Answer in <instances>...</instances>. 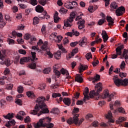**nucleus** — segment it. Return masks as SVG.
<instances>
[{"mask_svg": "<svg viewBox=\"0 0 128 128\" xmlns=\"http://www.w3.org/2000/svg\"><path fill=\"white\" fill-rule=\"evenodd\" d=\"M124 45H121L116 48V50L117 54H114L112 56V58H118V56H122V50H124Z\"/></svg>", "mask_w": 128, "mask_h": 128, "instance_id": "nucleus-7", "label": "nucleus"}, {"mask_svg": "<svg viewBox=\"0 0 128 128\" xmlns=\"http://www.w3.org/2000/svg\"><path fill=\"white\" fill-rule=\"evenodd\" d=\"M18 6H20V8H26V5L24 4H18Z\"/></svg>", "mask_w": 128, "mask_h": 128, "instance_id": "nucleus-64", "label": "nucleus"}, {"mask_svg": "<svg viewBox=\"0 0 128 128\" xmlns=\"http://www.w3.org/2000/svg\"><path fill=\"white\" fill-rule=\"evenodd\" d=\"M26 96L28 98H36V95L34 94V92L32 91H28L26 92Z\"/></svg>", "mask_w": 128, "mask_h": 128, "instance_id": "nucleus-28", "label": "nucleus"}, {"mask_svg": "<svg viewBox=\"0 0 128 128\" xmlns=\"http://www.w3.org/2000/svg\"><path fill=\"white\" fill-rule=\"evenodd\" d=\"M19 54H26V51L24 50L20 49L18 50Z\"/></svg>", "mask_w": 128, "mask_h": 128, "instance_id": "nucleus-56", "label": "nucleus"}, {"mask_svg": "<svg viewBox=\"0 0 128 128\" xmlns=\"http://www.w3.org/2000/svg\"><path fill=\"white\" fill-rule=\"evenodd\" d=\"M46 25L44 24L42 25V28H41V32L43 34H46Z\"/></svg>", "mask_w": 128, "mask_h": 128, "instance_id": "nucleus-48", "label": "nucleus"}, {"mask_svg": "<svg viewBox=\"0 0 128 128\" xmlns=\"http://www.w3.org/2000/svg\"><path fill=\"white\" fill-rule=\"evenodd\" d=\"M8 44H14V40L10 38L8 40Z\"/></svg>", "mask_w": 128, "mask_h": 128, "instance_id": "nucleus-60", "label": "nucleus"}, {"mask_svg": "<svg viewBox=\"0 0 128 128\" xmlns=\"http://www.w3.org/2000/svg\"><path fill=\"white\" fill-rule=\"evenodd\" d=\"M100 80V76L99 74H96V78H94V80L92 81V82L93 84H94V82H98Z\"/></svg>", "mask_w": 128, "mask_h": 128, "instance_id": "nucleus-35", "label": "nucleus"}, {"mask_svg": "<svg viewBox=\"0 0 128 128\" xmlns=\"http://www.w3.org/2000/svg\"><path fill=\"white\" fill-rule=\"evenodd\" d=\"M50 112L54 114H58L60 112V110H58V108H54L50 111Z\"/></svg>", "mask_w": 128, "mask_h": 128, "instance_id": "nucleus-38", "label": "nucleus"}, {"mask_svg": "<svg viewBox=\"0 0 128 128\" xmlns=\"http://www.w3.org/2000/svg\"><path fill=\"white\" fill-rule=\"evenodd\" d=\"M106 118L108 120L107 124H109V126H110V124H114V120L112 118V113L108 112V114L106 116Z\"/></svg>", "mask_w": 128, "mask_h": 128, "instance_id": "nucleus-10", "label": "nucleus"}, {"mask_svg": "<svg viewBox=\"0 0 128 128\" xmlns=\"http://www.w3.org/2000/svg\"><path fill=\"white\" fill-rule=\"evenodd\" d=\"M118 110L120 114H126V110H124V108L122 107H118L117 110H114V112H116Z\"/></svg>", "mask_w": 128, "mask_h": 128, "instance_id": "nucleus-18", "label": "nucleus"}, {"mask_svg": "<svg viewBox=\"0 0 128 128\" xmlns=\"http://www.w3.org/2000/svg\"><path fill=\"white\" fill-rule=\"evenodd\" d=\"M30 68L32 70H34L36 68V64L34 62H32V64L28 65Z\"/></svg>", "mask_w": 128, "mask_h": 128, "instance_id": "nucleus-40", "label": "nucleus"}, {"mask_svg": "<svg viewBox=\"0 0 128 128\" xmlns=\"http://www.w3.org/2000/svg\"><path fill=\"white\" fill-rule=\"evenodd\" d=\"M113 80L116 86H126L128 85V79L124 78V80L122 79H120L118 78V76H114L113 78Z\"/></svg>", "mask_w": 128, "mask_h": 128, "instance_id": "nucleus-4", "label": "nucleus"}, {"mask_svg": "<svg viewBox=\"0 0 128 128\" xmlns=\"http://www.w3.org/2000/svg\"><path fill=\"white\" fill-rule=\"evenodd\" d=\"M92 53L90 52V53H88L86 55V60H90V59L92 58Z\"/></svg>", "mask_w": 128, "mask_h": 128, "instance_id": "nucleus-53", "label": "nucleus"}, {"mask_svg": "<svg viewBox=\"0 0 128 128\" xmlns=\"http://www.w3.org/2000/svg\"><path fill=\"white\" fill-rule=\"evenodd\" d=\"M40 22V18L37 16H35L33 18V24L34 25L38 24Z\"/></svg>", "mask_w": 128, "mask_h": 128, "instance_id": "nucleus-31", "label": "nucleus"}, {"mask_svg": "<svg viewBox=\"0 0 128 128\" xmlns=\"http://www.w3.org/2000/svg\"><path fill=\"white\" fill-rule=\"evenodd\" d=\"M50 70H52L50 68H46L43 70V72L46 74H50Z\"/></svg>", "mask_w": 128, "mask_h": 128, "instance_id": "nucleus-43", "label": "nucleus"}, {"mask_svg": "<svg viewBox=\"0 0 128 128\" xmlns=\"http://www.w3.org/2000/svg\"><path fill=\"white\" fill-rule=\"evenodd\" d=\"M30 2L32 6H36L38 4V1L36 0H30Z\"/></svg>", "mask_w": 128, "mask_h": 128, "instance_id": "nucleus-49", "label": "nucleus"}, {"mask_svg": "<svg viewBox=\"0 0 128 128\" xmlns=\"http://www.w3.org/2000/svg\"><path fill=\"white\" fill-rule=\"evenodd\" d=\"M102 98H108V102H111L112 98H114V95L111 94L110 95V92H108V90H104V94L102 96Z\"/></svg>", "mask_w": 128, "mask_h": 128, "instance_id": "nucleus-8", "label": "nucleus"}, {"mask_svg": "<svg viewBox=\"0 0 128 128\" xmlns=\"http://www.w3.org/2000/svg\"><path fill=\"white\" fill-rule=\"evenodd\" d=\"M62 56V54L60 53V51L58 50L54 54V58H56V60H60V57Z\"/></svg>", "mask_w": 128, "mask_h": 128, "instance_id": "nucleus-26", "label": "nucleus"}, {"mask_svg": "<svg viewBox=\"0 0 128 128\" xmlns=\"http://www.w3.org/2000/svg\"><path fill=\"white\" fill-rule=\"evenodd\" d=\"M78 44V42H72L70 44V46L74 47L76 46V44Z\"/></svg>", "mask_w": 128, "mask_h": 128, "instance_id": "nucleus-63", "label": "nucleus"}, {"mask_svg": "<svg viewBox=\"0 0 128 128\" xmlns=\"http://www.w3.org/2000/svg\"><path fill=\"white\" fill-rule=\"evenodd\" d=\"M104 22H106L104 19H100L98 21V24L99 26H102L103 24H104Z\"/></svg>", "mask_w": 128, "mask_h": 128, "instance_id": "nucleus-50", "label": "nucleus"}, {"mask_svg": "<svg viewBox=\"0 0 128 128\" xmlns=\"http://www.w3.org/2000/svg\"><path fill=\"white\" fill-rule=\"evenodd\" d=\"M86 21L84 20H80L78 22L77 24H78V28L79 30H82V28H84V24Z\"/></svg>", "mask_w": 128, "mask_h": 128, "instance_id": "nucleus-11", "label": "nucleus"}, {"mask_svg": "<svg viewBox=\"0 0 128 128\" xmlns=\"http://www.w3.org/2000/svg\"><path fill=\"white\" fill-rule=\"evenodd\" d=\"M115 12L117 16H122V14H124V12H126V9L124 6H120L117 8Z\"/></svg>", "mask_w": 128, "mask_h": 128, "instance_id": "nucleus-9", "label": "nucleus"}, {"mask_svg": "<svg viewBox=\"0 0 128 128\" xmlns=\"http://www.w3.org/2000/svg\"><path fill=\"white\" fill-rule=\"evenodd\" d=\"M12 38H16V36H18V38H22V33H16V31L12 32Z\"/></svg>", "mask_w": 128, "mask_h": 128, "instance_id": "nucleus-22", "label": "nucleus"}, {"mask_svg": "<svg viewBox=\"0 0 128 128\" xmlns=\"http://www.w3.org/2000/svg\"><path fill=\"white\" fill-rule=\"evenodd\" d=\"M78 48H75L72 50V54H69L68 56H67V60H70V58H72V56H74V54H78Z\"/></svg>", "mask_w": 128, "mask_h": 128, "instance_id": "nucleus-13", "label": "nucleus"}, {"mask_svg": "<svg viewBox=\"0 0 128 128\" xmlns=\"http://www.w3.org/2000/svg\"><path fill=\"white\" fill-rule=\"evenodd\" d=\"M102 38L104 40V42H106V41L108 40V34L102 36Z\"/></svg>", "mask_w": 128, "mask_h": 128, "instance_id": "nucleus-55", "label": "nucleus"}, {"mask_svg": "<svg viewBox=\"0 0 128 128\" xmlns=\"http://www.w3.org/2000/svg\"><path fill=\"white\" fill-rule=\"evenodd\" d=\"M59 12L60 14H66L68 12V10L64 9L63 7H61L60 9L59 10Z\"/></svg>", "mask_w": 128, "mask_h": 128, "instance_id": "nucleus-42", "label": "nucleus"}, {"mask_svg": "<svg viewBox=\"0 0 128 128\" xmlns=\"http://www.w3.org/2000/svg\"><path fill=\"white\" fill-rule=\"evenodd\" d=\"M16 124V121H14V120H13L11 121H8L6 124H5V126L6 128H10L12 126H15Z\"/></svg>", "mask_w": 128, "mask_h": 128, "instance_id": "nucleus-17", "label": "nucleus"}, {"mask_svg": "<svg viewBox=\"0 0 128 128\" xmlns=\"http://www.w3.org/2000/svg\"><path fill=\"white\" fill-rule=\"evenodd\" d=\"M18 92H19V94H22L24 92V87L22 86H20L18 88Z\"/></svg>", "mask_w": 128, "mask_h": 128, "instance_id": "nucleus-47", "label": "nucleus"}, {"mask_svg": "<svg viewBox=\"0 0 128 128\" xmlns=\"http://www.w3.org/2000/svg\"><path fill=\"white\" fill-rule=\"evenodd\" d=\"M72 32L73 36H80V32L74 29L72 30Z\"/></svg>", "mask_w": 128, "mask_h": 128, "instance_id": "nucleus-44", "label": "nucleus"}, {"mask_svg": "<svg viewBox=\"0 0 128 128\" xmlns=\"http://www.w3.org/2000/svg\"><path fill=\"white\" fill-rule=\"evenodd\" d=\"M80 43L79 44V46H82L84 44H86V38L85 37L82 38L80 40Z\"/></svg>", "mask_w": 128, "mask_h": 128, "instance_id": "nucleus-30", "label": "nucleus"}, {"mask_svg": "<svg viewBox=\"0 0 128 128\" xmlns=\"http://www.w3.org/2000/svg\"><path fill=\"white\" fill-rule=\"evenodd\" d=\"M75 80L76 82L81 84L84 81V79H82V76H80V75L77 74L76 76Z\"/></svg>", "mask_w": 128, "mask_h": 128, "instance_id": "nucleus-20", "label": "nucleus"}, {"mask_svg": "<svg viewBox=\"0 0 128 128\" xmlns=\"http://www.w3.org/2000/svg\"><path fill=\"white\" fill-rule=\"evenodd\" d=\"M50 49L46 50V52H47V54L48 56H50V58H52V56H54V55L52 54V52H50Z\"/></svg>", "mask_w": 128, "mask_h": 128, "instance_id": "nucleus-52", "label": "nucleus"}, {"mask_svg": "<svg viewBox=\"0 0 128 128\" xmlns=\"http://www.w3.org/2000/svg\"><path fill=\"white\" fill-rule=\"evenodd\" d=\"M6 50H2V53L0 52V60H6Z\"/></svg>", "mask_w": 128, "mask_h": 128, "instance_id": "nucleus-25", "label": "nucleus"}, {"mask_svg": "<svg viewBox=\"0 0 128 128\" xmlns=\"http://www.w3.org/2000/svg\"><path fill=\"white\" fill-rule=\"evenodd\" d=\"M54 18V22L58 24V20H60V18H58V12H55Z\"/></svg>", "mask_w": 128, "mask_h": 128, "instance_id": "nucleus-24", "label": "nucleus"}, {"mask_svg": "<svg viewBox=\"0 0 128 128\" xmlns=\"http://www.w3.org/2000/svg\"><path fill=\"white\" fill-rule=\"evenodd\" d=\"M118 8V4L116 2H112L110 4V12H116V10Z\"/></svg>", "mask_w": 128, "mask_h": 128, "instance_id": "nucleus-12", "label": "nucleus"}, {"mask_svg": "<svg viewBox=\"0 0 128 128\" xmlns=\"http://www.w3.org/2000/svg\"><path fill=\"white\" fill-rule=\"evenodd\" d=\"M120 68L122 70H124L126 68V63L124 62V61H122V64H120Z\"/></svg>", "mask_w": 128, "mask_h": 128, "instance_id": "nucleus-41", "label": "nucleus"}, {"mask_svg": "<svg viewBox=\"0 0 128 128\" xmlns=\"http://www.w3.org/2000/svg\"><path fill=\"white\" fill-rule=\"evenodd\" d=\"M76 16V12H72L70 14V16L67 19L66 21H64V26L66 28L72 26V22H74V18Z\"/></svg>", "mask_w": 128, "mask_h": 128, "instance_id": "nucleus-6", "label": "nucleus"}, {"mask_svg": "<svg viewBox=\"0 0 128 128\" xmlns=\"http://www.w3.org/2000/svg\"><path fill=\"white\" fill-rule=\"evenodd\" d=\"M16 104H18V106H22V102L20 99H17L15 102Z\"/></svg>", "mask_w": 128, "mask_h": 128, "instance_id": "nucleus-54", "label": "nucleus"}, {"mask_svg": "<svg viewBox=\"0 0 128 128\" xmlns=\"http://www.w3.org/2000/svg\"><path fill=\"white\" fill-rule=\"evenodd\" d=\"M119 76H120V78H126V73H124V72H120L119 74Z\"/></svg>", "mask_w": 128, "mask_h": 128, "instance_id": "nucleus-58", "label": "nucleus"}, {"mask_svg": "<svg viewBox=\"0 0 128 128\" xmlns=\"http://www.w3.org/2000/svg\"><path fill=\"white\" fill-rule=\"evenodd\" d=\"M102 83L99 82L95 86V90L91 91L88 96V87L85 88V90L84 92V102H86V100H90V98H94V96H100V92H102Z\"/></svg>", "mask_w": 128, "mask_h": 128, "instance_id": "nucleus-2", "label": "nucleus"}, {"mask_svg": "<svg viewBox=\"0 0 128 128\" xmlns=\"http://www.w3.org/2000/svg\"><path fill=\"white\" fill-rule=\"evenodd\" d=\"M14 114H10V113H8L7 115H3L4 118H6V120H12V118H14Z\"/></svg>", "mask_w": 128, "mask_h": 128, "instance_id": "nucleus-21", "label": "nucleus"}, {"mask_svg": "<svg viewBox=\"0 0 128 128\" xmlns=\"http://www.w3.org/2000/svg\"><path fill=\"white\" fill-rule=\"evenodd\" d=\"M22 116H26V112L24 111L20 112L16 116V118L18 120H24V117Z\"/></svg>", "mask_w": 128, "mask_h": 128, "instance_id": "nucleus-15", "label": "nucleus"}, {"mask_svg": "<svg viewBox=\"0 0 128 128\" xmlns=\"http://www.w3.org/2000/svg\"><path fill=\"white\" fill-rule=\"evenodd\" d=\"M58 46V47L59 50H60L62 52H65V54H66V52H66V49L64 48H62V44H57Z\"/></svg>", "mask_w": 128, "mask_h": 128, "instance_id": "nucleus-36", "label": "nucleus"}, {"mask_svg": "<svg viewBox=\"0 0 128 128\" xmlns=\"http://www.w3.org/2000/svg\"><path fill=\"white\" fill-rule=\"evenodd\" d=\"M6 104V100H1L0 101V106H1V108H2V106H4V104Z\"/></svg>", "mask_w": 128, "mask_h": 128, "instance_id": "nucleus-61", "label": "nucleus"}, {"mask_svg": "<svg viewBox=\"0 0 128 128\" xmlns=\"http://www.w3.org/2000/svg\"><path fill=\"white\" fill-rule=\"evenodd\" d=\"M54 72L56 76H60V72L56 70V68L54 69Z\"/></svg>", "mask_w": 128, "mask_h": 128, "instance_id": "nucleus-51", "label": "nucleus"}, {"mask_svg": "<svg viewBox=\"0 0 128 128\" xmlns=\"http://www.w3.org/2000/svg\"><path fill=\"white\" fill-rule=\"evenodd\" d=\"M38 90H44L46 88V84H40L38 86Z\"/></svg>", "mask_w": 128, "mask_h": 128, "instance_id": "nucleus-39", "label": "nucleus"}, {"mask_svg": "<svg viewBox=\"0 0 128 128\" xmlns=\"http://www.w3.org/2000/svg\"><path fill=\"white\" fill-rule=\"evenodd\" d=\"M88 70V66L80 64V68H79V72L80 74L84 70Z\"/></svg>", "mask_w": 128, "mask_h": 128, "instance_id": "nucleus-23", "label": "nucleus"}, {"mask_svg": "<svg viewBox=\"0 0 128 128\" xmlns=\"http://www.w3.org/2000/svg\"><path fill=\"white\" fill-rule=\"evenodd\" d=\"M46 98L44 96L38 97L36 100V105L34 106V110L30 111V114L36 116L38 114V116L42 114H48L50 110L46 108V104L44 103Z\"/></svg>", "mask_w": 128, "mask_h": 128, "instance_id": "nucleus-1", "label": "nucleus"}, {"mask_svg": "<svg viewBox=\"0 0 128 128\" xmlns=\"http://www.w3.org/2000/svg\"><path fill=\"white\" fill-rule=\"evenodd\" d=\"M50 122H52V118H50L46 117L45 118H41L39 120L38 123L34 126L35 128H54V124L50 123Z\"/></svg>", "mask_w": 128, "mask_h": 128, "instance_id": "nucleus-3", "label": "nucleus"}, {"mask_svg": "<svg viewBox=\"0 0 128 128\" xmlns=\"http://www.w3.org/2000/svg\"><path fill=\"white\" fill-rule=\"evenodd\" d=\"M28 60H30V58L24 57L20 60V64H24V62H26Z\"/></svg>", "mask_w": 128, "mask_h": 128, "instance_id": "nucleus-27", "label": "nucleus"}, {"mask_svg": "<svg viewBox=\"0 0 128 128\" xmlns=\"http://www.w3.org/2000/svg\"><path fill=\"white\" fill-rule=\"evenodd\" d=\"M32 50H36V52H40L42 51L40 50L36 46H32Z\"/></svg>", "mask_w": 128, "mask_h": 128, "instance_id": "nucleus-59", "label": "nucleus"}, {"mask_svg": "<svg viewBox=\"0 0 128 128\" xmlns=\"http://www.w3.org/2000/svg\"><path fill=\"white\" fill-rule=\"evenodd\" d=\"M32 38V36L30 34H26L24 36V39L28 40H30Z\"/></svg>", "mask_w": 128, "mask_h": 128, "instance_id": "nucleus-46", "label": "nucleus"}, {"mask_svg": "<svg viewBox=\"0 0 128 128\" xmlns=\"http://www.w3.org/2000/svg\"><path fill=\"white\" fill-rule=\"evenodd\" d=\"M70 2H68V3H66L65 4V6L66 8H68V10H72L74 8V7L72 6V4Z\"/></svg>", "mask_w": 128, "mask_h": 128, "instance_id": "nucleus-37", "label": "nucleus"}, {"mask_svg": "<svg viewBox=\"0 0 128 128\" xmlns=\"http://www.w3.org/2000/svg\"><path fill=\"white\" fill-rule=\"evenodd\" d=\"M94 6H90L89 8H88V12H94Z\"/></svg>", "mask_w": 128, "mask_h": 128, "instance_id": "nucleus-57", "label": "nucleus"}, {"mask_svg": "<svg viewBox=\"0 0 128 128\" xmlns=\"http://www.w3.org/2000/svg\"><path fill=\"white\" fill-rule=\"evenodd\" d=\"M60 72L62 74H66V76H70V73H68V70H65L64 68H62L60 70Z\"/></svg>", "mask_w": 128, "mask_h": 128, "instance_id": "nucleus-32", "label": "nucleus"}, {"mask_svg": "<svg viewBox=\"0 0 128 128\" xmlns=\"http://www.w3.org/2000/svg\"><path fill=\"white\" fill-rule=\"evenodd\" d=\"M106 20L108 22V26H113L114 24V20L110 16H106Z\"/></svg>", "mask_w": 128, "mask_h": 128, "instance_id": "nucleus-14", "label": "nucleus"}, {"mask_svg": "<svg viewBox=\"0 0 128 128\" xmlns=\"http://www.w3.org/2000/svg\"><path fill=\"white\" fill-rule=\"evenodd\" d=\"M128 50H126V49H124L123 54H122V56L124 58H125L126 56H128Z\"/></svg>", "mask_w": 128, "mask_h": 128, "instance_id": "nucleus-62", "label": "nucleus"}, {"mask_svg": "<svg viewBox=\"0 0 128 128\" xmlns=\"http://www.w3.org/2000/svg\"><path fill=\"white\" fill-rule=\"evenodd\" d=\"M79 116L80 115L78 114L74 115L73 118H70L67 120V123L68 124H78V126L82 124V122L80 121V120H78Z\"/></svg>", "mask_w": 128, "mask_h": 128, "instance_id": "nucleus-5", "label": "nucleus"}, {"mask_svg": "<svg viewBox=\"0 0 128 128\" xmlns=\"http://www.w3.org/2000/svg\"><path fill=\"white\" fill-rule=\"evenodd\" d=\"M4 60V64L6 66H10L11 64H10V58H6Z\"/></svg>", "mask_w": 128, "mask_h": 128, "instance_id": "nucleus-34", "label": "nucleus"}, {"mask_svg": "<svg viewBox=\"0 0 128 128\" xmlns=\"http://www.w3.org/2000/svg\"><path fill=\"white\" fill-rule=\"evenodd\" d=\"M31 54L32 56V61L36 62V60H38V58H36V52H31Z\"/></svg>", "mask_w": 128, "mask_h": 128, "instance_id": "nucleus-33", "label": "nucleus"}, {"mask_svg": "<svg viewBox=\"0 0 128 128\" xmlns=\"http://www.w3.org/2000/svg\"><path fill=\"white\" fill-rule=\"evenodd\" d=\"M60 96H62V94H60V93H53L52 94V97L54 98H56Z\"/></svg>", "mask_w": 128, "mask_h": 128, "instance_id": "nucleus-45", "label": "nucleus"}, {"mask_svg": "<svg viewBox=\"0 0 128 128\" xmlns=\"http://www.w3.org/2000/svg\"><path fill=\"white\" fill-rule=\"evenodd\" d=\"M35 10L36 12H44V7L40 5H38L36 6Z\"/></svg>", "mask_w": 128, "mask_h": 128, "instance_id": "nucleus-19", "label": "nucleus"}, {"mask_svg": "<svg viewBox=\"0 0 128 128\" xmlns=\"http://www.w3.org/2000/svg\"><path fill=\"white\" fill-rule=\"evenodd\" d=\"M41 48L42 50H43L46 52V50H50V48H48V42H44L42 46H41Z\"/></svg>", "mask_w": 128, "mask_h": 128, "instance_id": "nucleus-29", "label": "nucleus"}, {"mask_svg": "<svg viewBox=\"0 0 128 128\" xmlns=\"http://www.w3.org/2000/svg\"><path fill=\"white\" fill-rule=\"evenodd\" d=\"M63 102L66 104V106H70V104H72V100H70V98H64L63 99Z\"/></svg>", "mask_w": 128, "mask_h": 128, "instance_id": "nucleus-16", "label": "nucleus"}]
</instances>
